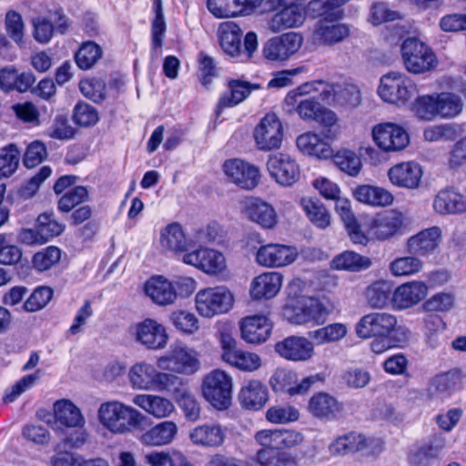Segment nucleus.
I'll list each match as a JSON object with an SVG mask.
<instances>
[{"instance_id": "nucleus-3", "label": "nucleus", "mask_w": 466, "mask_h": 466, "mask_svg": "<svg viewBox=\"0 0 466 466\" xmlns=\"http://www.w3.org/2000/svg\"><path fill=\"white\" fill-rule=\"evenodd\" d=\"M400 56L405 69L414 75L431 71L438 64L432 48L414 36L403 40Z\"/></svg>"}, {"instance_id": "nucleus-53", "label": "nucleus", "mask_w": 466, "mask_h": 466, "mask_svg": "<svg viewBox=\"0 0 466 466\" xmlns=\"http://www.w3.org/2000/svg\"><path fill=\"white\" fill-rule=\"evenodd\" d=\"M462 372L453 369L448 372L435 376L430 384V390L432 393H450L458 390L462 382Z\"/></svg>"}, {"instance_id": "nucleus-44", "label": "nucleus", "mask_w": 466, "mask_h": 466, "mask_svg": "<svg viewBox=\"0 0 466 466\" xmlns=\"http://www.w3.org/2000/svg\"><path fill=\"white\" fill-rule=\"evenodd\" d=\"M56 420L61 424L71 428L84 427L86 420L77 408L68 400H60L54 404Z\"/></svg>"}, {"instance_id": "nucleus-59", "label": "nucleus", "mask_w": 466, "mask_h": 466, "mask_svg": "<svg viewBox=\"0 0 466 466\" xmlns=\"http://www.w3.org/2000/svg\"><path fill=\"white\" fill-rule=\"evenodd\" d=\"M441 446L432 442L424 443L410 451L409 463L410 466H430L432 461L438 457Z\"/></svg>"}, {"instance_id": "nucleus-27", "label": "nucleus", "mask_w": 466, "mask_h": 466, "mask_svg": "<svg viewBox=\"0 0 466 466\" xmlns=\"http://www.w3.org/2000/svg\"><path fill=\"white\" fill-rule=\"evenodd\" d=\"M272 324L263 315L248 316L240 321L241 338L248 343L259 344L270 336Z\"/></svg>"}, {"instance_id": "nucleus-48", "label": "nucleus", "mask_w": 466, "mask_h": 466, "mask_svg": "<svg viewBox=\"0 0 466 466\" xmlns=\"http://www.w3.org/2000/svg\"><path fill=\"white\" fill-rule=\"evenodd\" d=\"M354 196L358 201L376 207L388 206L393 201V196L390 191L369 185L358 187Z\"/></svg>"}, {"instance_id": "nucleus-37", "label": "nucleus", "mask_w": 466, "mask_h": 466, "mask_svg": "<svg viewBox=\"0 0 466 466\" xmlns=\"http://www.w3.org/2000/svg\"><path fill=\"white\" fill-rule=\"evenodd\" d=\"M238 400L247 410H258L268 400V388L259 380H249L241 388Z\"/></svg>"}, {"instance_id": "nucleus-57", "label": "nucleus", "mask_w": 466, "mask_h": 466, "mask_svg": "<svg viewBox=\"0 0 466 466\" xmlns=\"http://www.w3.org/2000/svg\"><path fill=\"white\" fill-rule=\"evenodd\" d=\"M347 332L348 329L346 325L342 323H333L310 331L309 335L317 344L322 345L342 339L347 335Z\"/></svg>"}, {"instance_id": "nucleus-19", "label": "nucleus", "mask_w": 466, "mask_h": 466, "mask_svg": "<svg viewBox=\"0 0 466 466\" xmlns=\"http://www.w3.org/2000/svg\"><path fill=\"white\" fill-rule=\"evenodd\" d=\"M298 254V249L293 246L269 243L258 249L256 261L266 268H281L292 264Z\"/></svg>"}, {"instance_id": "nucleus-35", "label": "nucleus", "mask_w": 466, "mask_h": 466, "mask_svg": "<svg viewBox=\"0 0 466 466\" xmlns=\"http://www.w3.org/2000/svg\"><path fill=\"white\" fill-rule=\"evenodd\" d=\"M132 401L156 419L167 418L175 410V407L169 400L158 395L137 394L134 396Z\"/></svg>"}, {"instance_id": "nucleus-60", "label": "nucleus", "mask_w": 466, "mask_h": 466, "mask_svg": "<svg viewBox=\"0 0 466 466\" xmlns=\"http://www.w3.org/2000/svg\"><path fill=\"white\" fill-rule=\"evenodd\" d=\"M36 226L40 234L45 238L46 242L60 236L66 228L63 223L56 218L52 211L41 213L36 218Z\"/></svg>"}, {"instance_id": "nucleus-26", "label": "nucleus", "mask_w": 466, "mask_h": 466, "mask_svg": "<svg viewBox=\"0 0 466 466\" xmlns=\"http://www.w3.org/2000/svg\"><path fill=\"white\" fill-rule=\"evenodd\" d=\"M136 340L151 350L167 346L168 336L163 325L147 319L136 326Z\"/></svg>"}, {"instance_id": "nucleus-41", "label": "nucleus", "mask_w": 466, "mask_h": 466, "mask_svg": "<svg viewBox=\"0 0 466 466\" xmlns=\"http://www.w3.org/2000/svg\"><path fill=\"white\" fill-rule=\"evenodd\" d=\"M98 118H56L54 123L47 130V135L56 139L66 140L72 138L76 130V127H90L96 125Z\"/></svg>"}, {"instance_id": "nucleus-30", "label": "nucleus", "mask_w": 466, "mask_h": 466, "mask_svg": "<svg viewBox=\"0 0 466 466\" xmlns=\"http://www.w3.org/2000/svg\"><path fill=\"white\" fill-rule=\"evenodd\" d=\"M424 282L410 281L399 286L392 294V303L396 309H405L418 304L427 294Z\"/></svg>"}, {"instance_id": "nucleus-42", "label": "nucleus", "mask_w": 466, "mask_h": 466, "mask_svg": "<svg viewBox=\"0 0 466 466\" xmlns=\"http://www.w3.org/2000/svg\"><path fill=\"white\" fill-rule=\"evenodd\" d=\"M349 0H310L309 11L320 22H335L343 17L342 6Z\"/></svg>"}, {"instance_id": "nucleus-34", "label": "nucleus", "mask_w": 466, "mask_h": 466, "mask_svg": "<svg viewBox=\"0 0 466 466\" xmlns=\"http://www.w3.org/2000/svg\"><path fill=\"white\" fill-rule=\"evenodd\" d=\"M177 432L178 428L176 422L165 420L143 432L138 440L146 446H163L171 443Z\"/></svg>"}, {"instance_id": "nucleus-17", "label": "nucleus", "mask_w": 466, "mask_h": 466, "mask_svg": "<svg viewBox=\"0 0 466 466\" xmlns=\"http://www.w3.org/2000/svg\"><path fill=\"white\" fill-rule=\"evenodd\" d=\"M267 168L270 177L284 187L292 186L300 176L299 167L295 158L282 152L268 157Z\"/></svg>"}, {"instance_id": "nucleus-16", "label": "nucleus", "mask_w": 466, "mask_h": 466, "mask_svg": "<svg viewBox=\"0 0 466 466\" xmlns=\"http://www.w3.org/2000/svg\"><path fill=\"white\" fill-rule=\"evenodd\" d=\"M241 213L249 221L264 229H273L279 223L274 207L259 198H245L241 203Z\"/></svg>"}, {"instance_id": "nucleus-61", "label": "nucleus", "mask_w": 466, "mask_h": 466, "mask_svg": "<svg viewBox=\"0 0 466 466\" xmlns=\"http://www.w3.org/2000/svg\"><path fill=\"white\" fill-rule=\"evenodd\" d=\"M391 289L386 281H376L370 285L366 291L369 305L374 309H382L387 306Z\"/></svg>"}, {"instance_id": "nucleus-54", "label": "nucleus", "mask_w": 466, "mask_h": 466, "mask_svg": "<svg viewBox=\"0 0 466 466\" xmlns=\"http://www.w3.org/2000/svg\"><path fill=\"white\" fill-rule=\"evenodd\" d=\"M463 133L461 126L452 123L429 126L424 129L423 137L429 142L450 141Z\"/></svg>"}, {"instance_id": "nucleus-13", "label": "nucleus", "mask_w": 466, "mask_h": 466, "mask_svg": "<svg viewBox=\"0 0 466 466\" xmlns=\"http://www.w3.org/2000/svg\"><path fill=\"white\" fill-rule=\"evenodd\" d=\"M303 37L296 32H288L269 38L263 46V56L271 62H283L301 47Z\"/></svg>"}, {"instance_id": "nucleus-46", "label": "nucleus", "mask_w": 466, "mask_h": 466, "mask_svg": "<svg viewBox=\"0 0 466 466\" xmlns=\"http://www.w3.org/2000/svg\"><path fill=\"white\" fill-rule=\"evenodd\" d=\"M35 82V77L31 72H23L18 75L15 70H8L5 67H2V91L16 90L20 93L26 92L34 88L33 85Z\"/></svg>"}, {"instance_id": "nucleus-51", "label": "nucleus", "mask_w": 466, "mask_h": 466, "mask_svg": "<svg viewBox=\"0 0 466 466\" xmlns=\"http://www.w3.org/2000/svg\"><path fill=\"white\" fill-rule=\"evenodd\" d=\"M372 262L369 257L361 256L353 251H345L336 256L331 261V267L338 270L360 271L367 269Z\"/></svg>"}, {"instance_id": "nucleus-47", "label": "nucleus", "mask_w": 466, "mask_h": 466, "mask_svg": "<svg viewBox=\"0 0 466 466\" xmlns=\"http://www.w3.org/2000/svg\"><path fill=\"white\" fill-rule=\"evenodd\" d=\"M300 206L309 221L318 228L325 229L330 225V214L318 198H303Z\"/></svg>"}, {"instance_id": "nucleus-45", "label": "nucleus", "mask_w": 466, "mask_h": 466, "mask_svg": "<svg viewBox=\"0 0 466 466\" xmlns=\"http://www.w3.org/2000/svg\"><path fill=\"white\" fill-rule=\"evenodd\" d=\"M316 121V130L325 141H334L342 136L352 133V127L347 125L342 118H313Z\"/></svg>"}, {"instance_id": "nucleus-29", "label": "nucleus", "mask_w": 466, "mask_h": 466, "mask_svg": "<svg viewBox=\"0 0 466 466\" xmlns=\"http://www.w3.org/2000/svg\"><path fill=\"white\" fill-rule=\"evenodd\" d=\"M432 206L441 215L466 213V196L453 187H445L436 194Z\"/></svg>"}, {"instance_id": "nucleus-9", "label": "nucleus", "mask_w": 466, "mask_h": 466, "mask_svg": "<svg viewBox=\"0 0 466 466\" xmlns=\"http://www.w3.org/2000/svg\"><path fill=\"white\" fill-rule=\"evenodd\" d=\"M319 99L326 107L343 112L358 107L362 95L356 84H330L319 93Z\"/></svg>"}, {"instance_id": "nucleus-10", "label": "nucleus", "mask_w": 466, "mask_h": 466, "mask_svg": "<svg viewBox=\"0 0 466 466\" xmlns=\"http://www.w3.org/2000/svg\"><path fill=\"white\" fill-rule=\"evenodd\" d=\"M233 303L232 293L224 287L200 289L195 297L196 309L204 318L227 313Z\"/></svg>"}, {"instance_id": "nucleus-25", "label": "nucleus", "mask_w": 466, "mask_h": 466, "mask_svg": "<svg viewBox=\"0 0 466 466\" xmlns=\"http://www.w3.org/2000/svg\"><path fill=\"white\" fill-rule=\"evenodd\" d=\"M183 262L192 265L202 271L217 275L226 268L224 256L214 249L198 248L183 256Z\"/></svg>"}, {"instance_id": "nucleus-31", "label": "nucleus", "mask_w": 466, "mask_h": 466, "mask_svg": "<svg viewBox=\"0 0 466 466\" xmlns=\"http://www.w3.org/2000/svg\"><path fill=\"white\" fill-rule=\"evenodd\" d=\"M146 295L159 306H167L175 303L177 293L174 285L162 276L150 278L144 285Z\"/></svg>"}, {"instance_id": "nucleus-11", "label": "nucleus", "mask_w": 466, "mask_h": 466, "mask_svg": "<svg viewBox=\"0 0 466 466\" xmlns=\"http://www.w3.org/2000/svg\"><path fill=\"white\" fill-rule=\"evenodd\" d=\"M221 359L230 366L246 372H253L261 366L260 357L254 352L238 349L237 340L228 332L219 335Z\"/></svg>"}, {"instance_id": "nucleus-4", "label": "nucleus", "mask_w": 466, "mask_h": 466, "mask_svg": "<svg viewBox=\"0 0 466 466\" xmlns=\"http://www.w3.org/2000/svg\"><path fill=\"white\" fill-rule=\"evenodd\" d=\"M323 84L322 80L305 82L288 92L285 104L289 111L294 110L299 116H337L330 108L326 107L319 97H310L299 101V97L316 91L315 85Z\"/></svg>"}, {"instance_id": "nucleus-33", "label": "nucleus", "mask_w": 466, "mask_h": 466, "mask_svg": "<svg viewBox=\"0 0 466 466\" xmlns=\"http://www.w3.org/2000/svg\"><path fill=\"white\" fill-rule=\"evenodd\" d=\"M283 276L279 272H265L251 283L250 295L255 299L274 298L280 290Z\"/></svg>"}, {"instance_id": "nucleus-50", "label": "nucleus", "mask_w": 466, "mask_h": 466, "mask_svg": "<svg viewBox=\"0 0 466 466\" xmlns=\"http://www.w3.org/2000/svg\"><path fill=\"white\" fill-rule=\"evenodd\" d=\"M160 245L163 248L175 253L185 251L187 243L182 227L177 223H172L163 228L160 233Z\"/></svg>"}, {"instance_id": "nucleus-62", "label": "nucleus", "mask_w": 466, "mask_h": 466, "mask_svg": "<svg viewBox=\"0 0 466 466\" xmlns=\"http://www.w3.org/2000/svg\"><path fill=\"white\" fill-rule=\"evenodd\" d=\"M218 76L213 57L200 51L198 55V78L205 88H209L215 77Z\"/></svg>"}, {"instance_id": "nucleus-2", "label": "nucleus", "mask_w": 466, "mask_h": 466, "mask_svg": "<svg viewBox=\"0 0 466 466\" xmlns=\"http://www.w3.org/2000/svg\"><path fill=\"white\" fill-rule=\"evenodd\" d=\"M462 107L461 98L451 92L419 96L411 106L416 116H458Z\"/></svg>"}, {"instance_id": "nucleus-21", "label": "nucleus", "mask_w": 466, "mask_h": 466, "mask_svg": "<svg viewBox=\"0 0 466 466\" xmlns=\"http://www.w3.org/2000/svg\"><path fill=\"white\" fill-rule=\"evenodd\" d=\"M404 218L400 212L388 210L376 215L369 224V234L375 239L384 241L401 233Z\"/></svg>"}, {"instance_id": "nucleus-52", "label": "nucleus", "mask_w": 466, "mask_h": 466, "mask_svg": "<svg viewBox=\"0 0 466 466\" xmlns=\"http://www.w3.org/2000/svg\"><path fill=\"white\" fill-rule=\"evenodd\" d=\"M151 11L154 14L151 21V46L157 50L162 47L167 31L162 0H152Z\"/></svg>"}, {"instance_id": "nucleus-49", "label": "nucleus", "mask_w": 466, "mask_h": 466, "mask_svg": "<svg viewBox=\"0 0 466 466\" xmlns=\"http://www.w3.org/2000/svg\"><path fill=\"white\" fill-rule=\"evenodd\" d=\"M102 47L92 40L84 41L75 53L76 65L81 70H89L102 58Z\"/></svg>"}, {"instance_id": "nucleus-22", "label": "nucleus", "mask_w": 466, "mask_h": 466, "mask_svg": "<svg viewBox=\"0 0 466 466\" xmlns=\"http://www.w3.org/2000/svg\"><path fill=\"white\" fill-rule=\"evenodd\" d=\"M275 351L283 359L303 362L313 358L314 343L303 336H289L275 344Z\"/></svg>"}, {"instance_id": "nucleus-24", "label": "nucleus", "mask_w": 466, "mask_h": 466, "mask_svg": "<svg viewBox=\"0 0 466 466\" xmlns=\"http://www.w3.org/2000/svg\"><path fill=\"white\" fill-rule=\"evenodd\" d=\"M423 175L420 165L415 161H405L392 166L387 172L390 182L400 188L416 189Z\"/></svg>"}, {"instance_id": "nucleus-23", "label": "nucleus", "mask_w": 466, "mask_h": 466, "mask_svg": "<svg viewBox=\"0 0 466 466\" xmlns=\"http://www.w3.org/2000/svg\"><path fill=\"white\" fill-rule=\"evenodd\" d=\"M253 137L258 150L278 149L283 141V125L279 118H261L254 129Z\"/></svg>"}, {"instance_id": "nucleus-63", "label": "nucleus", "mask_w": 466, "mask_h": 466, "mask_svg": "<svg viewBox=\"0 0 466 466\" xmlns=\"http://www.w3.org/2000/svg\"><path fill=\"white\" fill-rule=\"evenodd\" d=\"M332 157L335 165L349 176L356 177L360 172L361 160L353 151L341 150Z\"/></svg>"}, {"instance_id": "nucleus-1", "label": "nucleus", "mask_w": 466, "mask_h": 466, "mask_svg": "<svg viewBox=\"0 0 466 466\" xmlns=\"http://www.w3.org/2000/svg\"><path fill=\"white\" fill-rule=\"evenodd\" d=\"M97 419L105 429L114 434H127L142 430L148 420L139 410L118 400L101 403Z\"/></svg>"}, {"instance_id": "nucleus-64", "label": "nucleus", "mask_w": 466, "mask_h": 466, "mask_svg": "<svg viewBox=\"0 0 466 466\" xmlns=\"http://www.w3.org/2000/svg\"><path fill=\"white\" fill-rule=\"evenodd\" d=\"M421 268L422 262L418 258L410 256L397 258L390 264V270L396 277L414 275Z\"/></svg>"}, {"instance_id": "nucleus-38", "label": "nucleus", "mask_w": 466, "mask_h": 466, "mask_svg": "<svg viewBox=\"0 0 466 466\" xmlns=\"http://www.w3.org/2000/svg\"><path fill=\"white\" fill-rule=\"evenodd\" d=\"M298 148L306 155L315 157L319 159H327L333 156V150L330 145L320 138L319 133L307 132L298 137Z\"/></svg>"}, {"instance_id": "nucleus-20", "label": "nucleus", "mask_w": 466, "mask_h": 466, "mask_svg": "<svg viewBox=\"0 0 466 466\" xmlns=\"http://www.w3.org/2000/svg\"><path fill=\"white\" fill-rule=\"evenodd\" d=\"M227 89L221 93L214 107V116H220L225 110L233 108L248 97L257 86L245 80L230 78Z\"/></svg>"}, {"instance_id": "nucleus-7", "label": "nucleus", "mask_w": 466, "mask_h": 466, "mask_svg": "<svg viewBox=\"0 0 466 466\" xmlns=\"http://www.w3.org/2000/svg\"><path fill=\"white\" fill-rule=\"evenodd\" d=\"M329 313L330 309L313 298L299 299L284 309L285 318L293 325H319Z\"/></svg>"}, {"instance_id": "nucleus-40", "label": "nucleus", "mask_w": 466, "mask_h": 466, "mask_svg": "<svg viewBox=\"0 0 466 466\" xmlns=\"http://www.w3.org/2000/svg\"><path fill=\"white\" fill-rule=\"evenodd\" d=\"M243 32L238 25L228 22L219 27V43L223 51L232 58L242 55Z\"/></svg>"}, {"instance_id": "nucleus-8", "label": "nucleus", "mask_w": 466, "mask_h": 466, "mask_svg": "<svg viewBox=\"0 0 466 466\" xmlns=\"http://www.w3.org/2000/svg\"><path fill=\"white\" fill-rule=\"evenodd\" d=\"M232 388V377L226 371L217 369L204 377L202 393L212 406L224 410L231 403Z\"/></svg>"}, {"instance_id": "nucleus-5", "label": "nucleus", "mask_w": 466, "mask_h": 466, "mask_svg": "<svg viewBox=\"0 0 466 466\" xmlns=\"http://www.w3.org/2000/svg\"><path fill=\"white\" fill-rule=\"evenodd\" d=\"M128 379L132 388L139 390H167L178 382L177 376L160 372L145 361L137 362L130 368Z\"/></svg>"}, {"instance_id": "nucleus-28", "label": "nucleus", "mask_w": 466, "mask_h": 466, "mask_svg": "<svg viewBox=\"0 0 466 466\" xmlns=\"http://www.w3.org/2000/svg\"><path fill=\"white\" fill-rule=\"evenodd\" d=\"M308 410L315 418L331 420L342 412L343 404L329 393L319 392L309 399Z\"/></svg>"}, {"instance_id": "nucleus-43", "label": "nucleus", "mask_w": 466, "mask_h": 466, "mask_svg": "<svg viewBox=\"0 0 466 466\" xmlns=\"http://www.w3.org/2000/svg\"><path fill=\"white\" fill-rule=\"evenodd\" d=\"M305 20L304 10L298 4H290L278 11L272 17L270 25L274 31L298 27Z\"/></svg>"}, {"instance_id": "nucleus-12", "label": "nucleus", "mask_w": 466, "mask_h": 466, "mask_svg": "<svg viewBox=\"0 0 466 466\" xmlns=\"http://www.w3.org/2000/svg\"><path fill=\"white\" fill-rule=\"evenodd\" d=\"M159 368L177 373L191 375L200 368L195 350L179 344L172 345L170 352L157 360Z\"/></svg>"}, {"instance_id": "nucleus-39", "label": "nucleus", "mask_w": 466, "mask_h": 466, "mask_svg": "<svg viewBox=\"0 0 466 466\" xmlns=\"http://www.w3.org/2000/svg\"><path fill=\"white\" fill-rule=\"evenodd\" d=\"M189 439L198 446L205 448L218 447L224 442L225 431L218 424H203L190 431Z\"/></svg>"}, {"instance_id": "nucleus-36", "label": "nucleus", "mask_w": 466, "mask_h": 466, "mask_svg": "<svg viewBox=\"0 0 466 466\" xmlns=\"http://www.w3.org/2000/svg\"><path fill=\"white\" fill-rule=\"evenodd\" d=\"M172 392L175 400L183 410L187 420L196 421L200 417V405L191 392V390L180 378L176 386L167 389Z\"/></svg>"}, {"instance_id": "nucleus-32", "label": "nucleus", "mask_w": 466, "mask_h": 466, "mask_svg": "<svg viewBox=\"0 0 466 466\" xmlns=\"http://www.w3.org/2000/svg\"><path fill=\"white\" fill-rule=\"evenodd\" d=\"M441 238V229L438 227H432L410 237L407 241V248L410 253L427 256L437 249Z\"/></svg>"}, {"instance_id": "nucleus-14", "label": "nucleus", "mask_w": 466, "mask_h": 466, "mask_svg": "<svg viewBox=\"0 0 466 466\" xmlns=\"http://www.w3.org/2000/svg\"><path fill=\"white\" fill-rule=\"evenodd\" d=\"M397 318L388 312H372L364 315L356 325V334L361 339L373 336H391L397 327Z\"/></svg>"}, {"instance_id": "nucleus-18", "label": "nucleus", "mask_w": 466, "mask_h": 466, "mask_svg": "<svg viewBox=\"0 0 466 466\" xmlns=\"http://www.w3.org/2000/svg\"><path fill=\"white\" fill-rule=\"evenodd\" d=\"M223 172L232 183L246 190L255 188L260 179L257 167L238 158L226 160L223 164Z\"/></svg>"}, {"instance_id": "nucleus-56", "label": "nucleus", "mask_w": 466, "mask_h": 466, "mask_svg": "<svg viewBox=\"0 0 466 466\" xmlns=\"http://www.w3.org/2000/svg\"><path fill=\"white\" fill-rule=\"evenodd\" d=\"M315 35L323 44L331 46L343 41L350 35V28L343 24L318 25Z\"/></svg>"}, {"instance_id": "nucleus-6", "label": "nucleus", "mask_w": 466, "mask_h": 466, "mask_svg": "<svg viewBox=\"0 0 466 466\" xmlns=\"http://www.w3.org/2000/svg\"><path fill=\"white\" fill-rule=\"evenodd\" d=\"M415 89L414 82L407 75L391 71L380 77L378 95L387 103L405 106L410 100Z\"/></svg>"}, {"instance_id": "nucleus-15", "label": "nucleus", "mask_w": 466, "mask_h": 466, "mask_svg": "<svg viewBox=\"0 0 466 466\" xmlns=\"http://www.w3.org/2000/svg\"><path fill=\"white\" fill-rule=\"evenodd\" d=\"M372 139L384 152H396L404 149L410 143L407 131L393 123H382L372 128Z\"/></svg>"}, {"instance_id": "nucleus-58", "label": "nucleus", "mask_w": 466, "mask_h": 466, "mask_svg": "<svg viewBox=\"0 0 466 466\" xmlns=\"http://www.w3.org/2000/svg\"><path fill=\"white\" fill-rule=\"evenodd\" d=\"M78 86L81 94L95 103H101L106 97V83L102 78L88 77L81 79Z\"/></svg>"}, {"instance_id": "nucleus-55", "label": "nucleus", "mask_w": 466, "mask_h": 466, "mask_svg": "<svg viewBox=\"0 0 466 466\" xmlns=\"http://www.w3.org/2000/svg\"><path fill=\"white\" fill-rule=\"evenodd\" d=\"M256 461L261 466H299L296 457L285 451L258 450Z\"/></svg>"}]
</instances>
